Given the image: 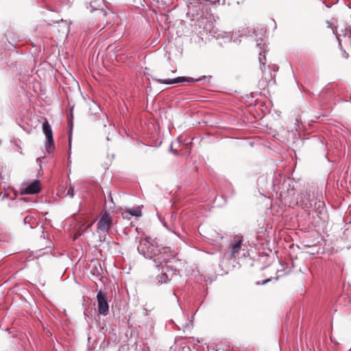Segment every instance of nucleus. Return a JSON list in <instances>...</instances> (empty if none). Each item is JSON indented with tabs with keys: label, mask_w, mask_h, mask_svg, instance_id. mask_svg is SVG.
Returning <instances> with one entry per match:
<instances>
[{
	"label": "nucleus",
	"mask_w": 351,
	"mask_h": 351,
	"mask_svg": "<svg viewBox=\"0 0 351 351\" xmlns=\"http://www.w3.org/2000/svg\"><path fill=\"white\" fill-rule=\"evenodd\" d=\"M137 250L145 258L152 259L156 267L167 263L173 256L169 247L159 245L156 239L149 237L140 240Z\"/></svg>",
	"instance_id": "obj_1"
},
{
	"label": "nucleus",
	"mask_w": 351,
	"mask_h": 351,
	"mask_svg": "<svg viewBox=\"0 0 351 351\" xmlns=\"http://www.w3.org/2000/svg\"><path fill=\"white\" fill-rule=\"evenodd\" d=\"M243 239L241 236H235L230 241L229 247V256L236 258L243 249Z\"/></svg>",
	"instance_id": "obj_2"
},
{
	"label": "nucleus",
	"mask_w": 351,
	"mask_h": 351,
	"mask_svg": "<svg viewBox=\"0 0 351 351\" xmlns=\"http://www.w3.org/2000/svg\"><path fill=\"white\" fill-rule=\"evenodd\" d=\"M43 131L47 138L45 145L46 149L49 153H51L55 149V144L53 138L52 130L47 121L44 122L43 124Z\"/></svg>",
	"instance_id": "obj_3"
},
{
	"label": "nucleus",
	"mask_w": 351,
	"mask_h": 351,
	"mask_svg": "<svg viewBox=\"0 0 351 351\" xmlns=\"http://www.w3.org/2000/svg\"><path fill=\"white\" fill-rule=\"evenodd\" d=\"M112 224V219L107 211L102 213L97 223V229L102 232H108Z\"/></svg>",
	"instance_id": "obj_4"
},
{
	"label": "nucleus",
	"mask_w": 351,
	"mask_h": 351,
	"mask_svg": "<svg viewBox=\"0 0 351 351\" xmlns=\"http://www.w3.org/2000/svg\"><path fill=\"white\" fill-rule=\"evenodd\" d=\"M97 300L98 303V313L100 315H106L109 312L106 293L99 291L97 294Z\"/></svg>",
	"instance_id": "obj_5"
},
{
	"label": "nucleus",
	"mask_w": 351,
	"mask_h": 351,
	"mask_svg": "<svg viewBox=\"0 0 351 351\" xmlns=\"http://www.w3.org/2000/svg\"><path fill=\"white\" fill-rule=\"evenodd\" d=\"M204 79H206V76H203L199 79H195L193 77H178L172 80L167 79V80H162L159 78H154V80L160 83V84H174L178 83H181L184 82H199L203 80Z\"/></svg>",
	"instance_id": "obj_6"
},
{
	"label": "nucleus",
	"mask_w": 351,
	"mask_h": 351,
	"mask_svg": "<svg viewBox=\"0 0 351 351\" xmlns=\"http://www.w3.org/2000/svg\"><path fill=\"white\" fill-rule=\"evenodd\" d=\"M102 3L103 1H100L99 0H90V2L91 12L97 11L99 14V18H104L108 14V13L103 8H99Z\"/></svg>",
	"instance_id": "obj_7"
},
{
	"label": "nucleus",
	"mask_w": 351,
	"mask_h": 351,
	"mask_svg": "<svg viewBox=\"0 0 351 351\" xmlns=\"http://www.w3.org/2000/svg\"><path fill=\"white\" fill-rule=\"evenodd\" d=\"M166 263L161 264L158 268L162 269L160 274L158 275L157 280L160 283H166L170 280L168 272H169L167 267H165Z\"/></svg>",
	"instance_id": "obj_8"
},
{
	"label": "nucleus",
	"mask_w": 351,
	"mask_h": 351,
	"mask_svg": "<svg viewBox=\"0 0 351 351\" xmlns=\"http://www.w3.org/2000/svg\"><path fill=\"white\" fill-rule=\"evenodd\" d=\"M40 190V185L39 180H34L32 183L28 185L23 191L25 194H36Z\"/></svg>",
	"instance_id": "obj_9"
},
{
	"label": "nucleus",
	"mask_w": 351,
	"mask_h": 351,
	"mask_svg": "<svg viewBox=\"0 0 351 351\" xmlns=\"http://www.w3.org/2000/svg\"><path fill=\"white\" fill-rule=\"evenodd\" d=\"M142 213L140 208H131L127 209L124 213H122L123 217L124 219H129L128 215H132L134 217H140L141 216Z\"/></svg>",
	"instance_id": "obj_10"
},
{
	"label": "nucleus",
	"mask_w": 351,
	"mask_h": 351,
	"mask_svg": "<svg viewBox=\"0 0 351 351\" xmlns=\"http://www.w3.org/2000/svg\"><path fill=\"white\" fill-rule=\"evenodd\" d=\"M197 3L202 4L205 1H209L213 4L219 3L220 0H196Z\"/></svg>",
	"instance_id": "obj_11"
},
{
	"label": "nucleus",
	"mask_w": 351,
	"mask_h": 351,
	"mask_svg": "<svg viewBox=\"0 0 351 351\" xmlns=\"http://www.w3.org/2000/svg\"><path fill=\"white\" fill-rule=\"evenodd\" d=\"M74 186H70L69 189H68V191H67V193H66V195L69 196L70 197L73 198L74 197Z\"/></svg>",
	"instance_id": "obj_12"
},
{
	"label": "nucleus",
	"mask_w": 351,
	"mask_h": 351,
	"mask_svg": "<svg viewBox=\"0 0 351 351\" xmlns=\"http://www.w3.org/2000/svg\"><path fill=\"white\" fill-rule=\"evenodd\" d=\"M69 125L70 127V131H71V128L73 126L72 121H69ZM69 150H71V132L69 133Z\"/></svg>",
	"instance_id": "obj_13"
},
{
	"label": "nucleus",
	"mask_w": 351,
	"mask_h": 351,
	"mask_svg": "<svg viewBox=\"0 0 351 351\" xmlns=\"http://www.w3.org/2000/svg\"><path fill=\"white\" fill-rule=\"evenodd\" d=\"M258 60H259L261 64L265 66V60H266L265 56H262V53H260Z\"/></svg>",
	"instance_id": "obj_14"
},
{
	"label": "nucleus",
	"mask_w": 351,
	"mask_h": 351,
	"mask_svg": "<svg viewBox=\"0 0 351 351\" xmlns=\"http://www.w3.org/2000/svg\"><path fill=\"white\" fill-rule=\"evenodd\" d=\"M30 220H31V217L27 216L25 217L24 220H23V222L25 224H27V223H30Z\"/></svg>",
	"instance_id": "obj_15"
},
{
	"label": "nucleus",
	"mask_w": 351,
	"mask_h": 351,
	"mask_svg": "<svg viewBox=\"0 0 351 351\" xmlns=\"http://www.w3.org/2000/svg\"><path fill=\"white\" fill-rule=\"evenodd\" d=\"M162 223L168 230L171 231V228L169 227L168 224L165 221H162Z\"/></svg>",
	"instance_id": "obj_16"
},
{
	"label": "nucleus",
	"mask_w": 351,
	"mask_h": 351,
	"mask_svg": "<svg viewBox=\"0 0 351 351\" xmlns=\"http://www.w3.org/2000/svg\"><path fill=\"white\" fill-rule=\"evenodd\" d=\"M318 204H319V208H320V207L324 208V203L323 202L319 201V202H318Z\"/></svg>",
	"instance_id": "obj_17"
},
{
	"label": "nucleus",
	"mask_w": 351,
	"mask_h": 351,
	"mask_svg": "<svg viewBox=\"0 0 351 351\" xmlns=\"http://www.w3.org/2000/svg\"><path fill=\"white\" fill-rule=\"evenodd\" d=\"M269 280V279H267V280H263V281L262 284H263V285H265V284H266Z\"/></svg>",
	"instance_id": "obj_18"
},
{
	"label": "nucleus",
	"mask_w": 351,
	"mask_h": 351,
	"mask_svg": "<svg viewBox=\"0 0 351 351\" xmlns=\"http://www.w3.org/2000/svg\"><path fill=\"white\" fill-rule=\"evenodd\" d=\"M171 151L173 152L175 154H177V151H173L172 148H171Z\"/></svg>",
	"instance_id": "obj_19"
},
{
	"label": "nucleus",
	"mask_w": 351,
	"mask_h": 351,
	"mask_svg": "<svg viewBox=\"0 0 351 351\" xmlns=\"http://www.w3.org/2000/svg\"><path fill=\"white\" fill-rule=\"evenodd\" d=\"M174 215H175V214L172 213L171 217L173 218Z\"/></svg>",
	"instance_id": "obj_20"
},
{
	"label": "nucleus",
	"mask_w": 351,
	"mask_h": 351,
	"mask_svg": "<svg viewBox=\"0 0 351 351\" xmlns=\"http://www.w3.org/2000/svg\"><path fill=\"white\" fill-rule=\"evenodd\" d=\"M260 45H261V43H257V44H256V46H257V47H259Z\"/></svg>",
	"instance_id": "obj_21"
}]
</instances>
